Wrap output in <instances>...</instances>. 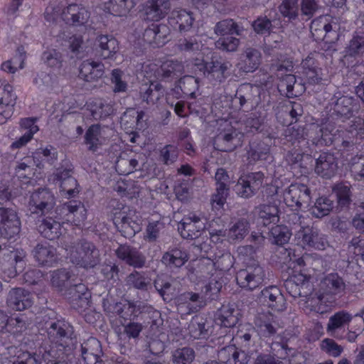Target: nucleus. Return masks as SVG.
Returning a JSON list of instances; mask_svg holds the SVG:
<instances>
[{"label": "nucleus", "instance_id": "6e6d98bb", "mask_svg": "<svg viewBox=\"0 0 364 364\" xmlns=\"http://www.w3.org/2000/svg\"><path fill=\"white\" fill-rule=\"evenodd\" d=\"M249 223L245 219L239 220L228 230V238L230 240L242 239L247 234Z\"/></svg>", "mask_w": 364, "mask_h": 364}, {"label": "nucleus", "instance_id": "7ed1b4c3", "mask_svg": "<svg viewBox=\"0 0 364 364\" xmlns=\"http://www.w3.org/2000/svg\"><path fill=\"white\" fill-rule=\"evenodd\" d=\"M293 224L294 238L296 244L304 249L323 250L328 246L325 236L316 229L305 224L301 216L293 213L289 218Z\"/></svg>", "mask_w": 364, "mask_h": 364}, {"label": "nucleus", "instance_id": "412c9836", "mask_svg": "<svg viewBox=\"0 0 364 364\" xmlns=\"http://www.w3.org/2000/svg\"><path fill=\"white\" fill-rule=\"evenodd\" d=\"M116 255L119 259L135 268H141L145 264L144 256L128 245H120L116 250Z\"/></svg>", "mask_w": 364, "mask_h": 364}, {"label": "nucleus", "instance_id": "e2e57ef3", "mask_svg": "<svg viewBox=\"0 0 364 364\" xmlns=\"http://www.w3.org/2000/svg\"><path fill=\"white\" fill-rule=\"evenodd\" d=\"M24 65V57L19 54L15 55L10 60L4 62L1 68L4 72L15 73L18 70L22 69Z\"/></svg>", "mask_w": 364, "mask_h": 364}, {"label": "nucleus", "instance_id": "c756f323", "mask_svg": "<svg viewBox=\"0 0 364 364\" xmlns=\"http://www.w3.org/2000/svg\"><path fill=\"white\" fill-rule=\"evenodd\" d=\"M219 356L221 360L227 364H245L248 362V357L244 351H239L234 346L223 348Z\"/></svg>", "mask_w": 364, "mask_h": 364}, {"label": "nucleus", "instance_id": "f257e3e1", "mask_svg": "<svg viewBox=\"0 0 364 364\" xmlns=\"http://www.w3.org/2000/svg\"><path fill=\"white\" fill-rule=\"evenodd\" d=\"M179 48L183 51L200 50L192 59L193 69L196 72L201 73L209 82L221 83L228 77L231 63L223 60H215L210 49L204 48L196 39H186L180 43Z\"/></svg>", "mask_w": 364, "mask_h": 364}, {"label": "nucleus", "instance_id": "052dcab7", "mask_svg": "<svg viewBox=\"0 0 364 364\" xmlns=\"http://www.w3.org/2000/svg\"><path fill=\"white\" fill-rule=\"evenodd\" d=\"M138 161L135 159H125L120 157L116 163V170L121 175H128L136 168Z\"/></svg>", "mask_w": 364, "mask_h": 364}, {"label": "nucleus", "instance_id": "bf43d9fd", "mask_svg": "<svg viewBox=\"0 0 364 364\" xmlns=\"http://www.w3.org/2000/svg\"><path fill=\"white\" fill-rule=\"evenodd\" d=\"M281 14L289 19H294L298 16V0H284L279 7Z\"/></svg>", "mask_w": 364, "mask_h": 364}, {"label": "nucleus", "instance_id": "ddd939ff", "mask_svg": "<svg viewBox=\"0 0 364 364\" xmlns=\"http://www.w3.org/2000/svg\"><path fill=\"white\" fill-rule=\"evenodd\" d=\"M205 228L200 214L190 213L181 220L178 229L183 238L194 239L198 237L200 231Z\"/></svg>", "mask_w": 364, "mask_h": 364}, {"label": "nucleus", "instance_id": "6e6552de", "mask_svg": "<svg viewBox=\"0 0 364 364\" xmlns=\"http://www.w3.org/2000/svg\"><path fill=\"white\" fill-rule=\"evenodd\" d=\"M114 223L126 237L134 236L141 230V220L134 210L123 207L114 213Z\"/></svg>", "mask_w": 364, "mask_h": 364}, {"label": "nucleus", "instance_id": "c9c22d12", "mask_svg": "<svg viewBox=\"0 0 364 364\" xmlns=\"http://www.w3.org/2000/svg\"><path fill=\"white\" fill-rule=\"evenodd\" d=\"M135 5L136 0H109L107 9L115 16H126Z\"/></svg>", "mask_w": 364, "mask_h": 364}, {"label": "nucleus", "instance_id": "39448f33", "mask_svg": "<svg viewBox=\"0 0 364 364\" xmlns=\"http://www.w3.org/2000/svg\"><path fill=\"white\" fill-rule=\"evenodd\" d=\"M65 250L66 257L80 267L92 268L99 262V251L90 242H82L66 246Z\"/></svg>", "mask_w": 364, "mask_h": 364}, {"label": "nucleus", "instance_id": "603ef678", "mask_svg": "<svg viewBox=\"0 0 364 364\" xmlns=\"http://www.w3.org/2000/svg\"><path fill=\"white\" fill-rule=\"evenodd\" d=\"M333 208V202L326 198H318L311 208V213L316 218H321L328 215Z\"/></svg>", "mask_w": 364, "mask_h": 364}, {"label": "nucleus", "instance_id": "393cba45", "mask_svg": "<svg viewBox=\"0 0 364 364\" xmlns=\"http://www.w3.org/2000/svg\"><path fill=\"white\" fill-rule=\"evenodd\" d=\"M322 294L326 295H336L341 294L345 289L343 279L337 274H330L326 276L321 284Z\"/></svg>", "mask_w": 364, "mask_h": 364}, {"label": "nucleus", "instance_id": "9d476101", "mask_svg": "<svg viewBox=\"0 0 364 364\" xmlns=\"http://www.w3.org/2000/svg\"><path fill=\"white\" fill-rule=\"evenodd\" d=\"M246 263V268L237 273L236 279L242 288L252 290L262 283L264 274L263 269L255 260Z\"/></svg>", "mask_w": 364, "mask_h": 364}, {"label": "nucleus", "instance_id": "f3484780", "mask_svg": "<svg viewBox=\"0 0 364 364\" xmlns=\"http://www.w3.org/2000/svg\"><path fill=\"white\" fill-rule=\"evenodd\" d=\"M54 197L46 189L38 190L31 195L28 208L32 213H39L53 207Z\"/></svg>", "mask_w": 364, "mask_h": 364}, {"label": "nucleus", "instance_id": "b1692460", "mask_svg": "<svg viewBox=\"0 0 364 364\" xmlns=\"http://www.w3.org/2000/svg\"><path fill=\"white\" fill-rule=\"evenodd\" d=\"M33 255L41 265H52L58 259L55 248L47 242L38 244L33 250Z\"/></svg>", "mask_w": 364, "mask_h": 364}, {"label": "nucleus", "instance_id": "49530a36", "mask_svg": "<svg viewBox=\"0 0 364 364\" xmlns=\"http://www.w3.org/2000/svg\"><path fill=\"white\" fill-rule=\"evenodd\" d=\"M346 55L360 56L364 53V34L355 33L350 41L346 50Z\"/></svg>", "mask_w": 364, "mask_h": 364}, {"label": "nucleus", "instance_id": "774afa93", "mask_svg": "<svg viewBox=\"0 0 364 364\" xmlns=\"http://www.w3.org/2000/svg\"><path fill=\"white\" fill-rule=\"evenodd\" d=\"M348 251L355 256H360L364 260V237H354L348 245Z\"/></svg>", "mask_w": 364, "mask_h": 364}, {"label": "nucleus", "instance_id": "338daca9", "mask_svg": "<svg viewBox=\"0 0 364 364\" xmlns=\"http://www.w3.org/2000/svg\"><path fill=\"white\" fill-rule=\"evenodd\" d=\"M338 201L341 205H346L349 203L350 197V186L346 183L336 184L333 188Z\"/></svg>", "mask_w": 364, "mask_h": 364}, {"label": "nucleus", "instance_id": "473e14b6", "mask_svg": "<svg viewBox=\"0 0 364 364\" xmlns=\"http://www.w3.org/2000/svg\"><path fill=\"white\" fill-rule=\"evenodd\" d=\"M100 53L105 59H113L119 50V43L116 38L109 36L98 38Z\"/></svg>", "mask_w": 364, "mask_h": 364}, {"label": "nucleus", "instance_id": "4be33fe9", "mask_svg": "<svg viewBox=\"0 0 364 364\" xmlns=\"http://www.w3.org/2000/svg\"><path fill=\"white\" fill-rule=\"evenodd\" d=\"M169 9L168 0H149L144 6V14L148 20L157 21L163 18Z\"/></svg>", "mask_w": 364, "mask_h": 364}, {"label": "nucleus", "instance_id": "13d9d810", "mask_svg": "<svg viewBox=\"0 0 364 364\" xmlns=\"http://www.w3.org/2000/svg\"><path fill=\"white\" fill-rule=\"evenodd\" d=\"M345 132L346 140L355 136L364 139V119L360 117L354 118L350 121L349 129Z\"/></svg>", "mask_w": 364, "mask_h": 364}, {"label": "nucleus", "instance_id": "c03bdc74", "mask_svg": "<svg viewBox=\"0 0 364 364\" xmlns=\"http://www.w3.org/2000/svg\"><path fill=\"white\" fill-rule=\"evenodd\" d=\"M33 82L42 90H52L58 83L56 76L46 71L38 73Z\"/></svg>", "mask_w": 364, "mask_h": 364}, {"label": "nucleus", "instance_id": "f03ea898", "mask_svg": "<svg viewBox=\"0 0 364 364\" xmlns=\"http://www.w3.org/2000/svg\"><path fill=\"white\" fill-rule=\"evenodd\" d=\"M218 124V134L215 137V143L223 142L226 146L221 148V150L225 151L233 149L245 133L257 130L260 125L257 119H248L243 124L235 120L233 117L228 119H220Z\"/></svg>", "mask_w": 364, "mask_h": 364}, {"label": "nucleus", "instance_id": "5701e85b", "mask_svg": "<svg viewBox=\"0 0 364 364\" xmlns=\"http://www.w3.org/2000/svg\"><path fill=\"white\" fill-rule=\"evenodd\" d=\"M105 74L104 65L93 60L84 61L80 67V76L87 82L96 81Z\"/></svg>", "mask_w": 364, "mask_h": 364}, {"label": "nucleus", "instance_id": "c85d7f7f", "mask_svg": "<svg viewBox=\"0 0 364 364\" xmlns=\"http://www.w3.org/2000/svg\"><path fill=\"white\" fill-rule=\"evenodd\" d=\"M204 304V299L198 294L186 292L178 299V309L183 311V309H188V313L198 311Z\"/></svg>", "mask_w": 364, "mask_h": 364}, {"label": "nucleus", "instance_id": "423d86ee", "mask_svg": "<svg viewBox=\"0 0 364 364\" xmlns=\"http://www.w3.org/2000/svg\"><path fill=\"white\" fill-rule=\"evenodd\" d=\"M309 141L316 145L328 146L334 141H341L343 145L347 146L349 141L346 139V132L336 129L335 126L330 122H326L319 127L317 124H311L309 127Z\"/></svg>", "mask_w": 364, "mask_h": 364}, {"label": "nucleus", "instance_id": "9b49d317", "mask_svg": "<svg viewBox=\"0 0 364 364\" xmlns=\"http://www.w3.org/2000/svg\"><path fill=\"white\" fill-rule=\"evenodd\" d=\"M112 134L113 130L107 126L93 124L86 131L85 143L89 150L95 151L109 141Z\"/></svg>", "mask_w": 364, "mask_h": 364}, {"label": "nucleus", "instance_id": "37998d69", "mask_svg": "<svg viewBox=\"0 0 364 364\" xmlns=\"http://www.w3.org/2000/svg\"><path fill=\"white\" fill-rule=\"evenodd\" d=\"M261 53L255 48H247L245 52L243 70L247 72H253L258 68L261 63Z\"/></svg>", "mask_w": 364, "mask_h": 364}, {"label": "nucleus", "instance_id": "de8ad7c7", "mask_svg": "<svg viewBox=\"0 0 364 364\" xmlns=\"http://www.w3.org/2000/svg\"><path fill=\"white\" fill-rule=\"evenodd\" d=\"M348 168L355 180L364 179V155L353 156L348 164Z\"/></svg>", "mask_w": 364, "mask_h": 364}, {"label": "nucleus", "instance_id": "2eb2a0df", "mask_svg": "<svg viewBox=\"0 0 364 364\" xmlns=\"http://www.w3.org/2000/svg\"><path fill=\"white\" fill-rule=\"evenodd\" d=\"M259 301L274 311H282L287 307L284 296L275 286L264 289L260 293Z\"/></svg>", "mask_w": 364, "mask_h": 364}, {"label": "nucleus", "instance_id": "e433bc0d", "mask_svg": "<svg viewBox=\"0 0 364 364\" xmlns=\"http://www.w3.org/2000/svg\"><path fill=\"white\" fill-rule=\"evenodd\" d=\"M38 229L43 237L50 240L58 238L62 234L60 223L51 218L44 219Z\"/></svg>", "mask_w": 364, "mask_h": 364}, {"label": "nucleus", "instance_id": "aec40b11", "mask_svg": "<svg viewBox=\"0 0 364 364\" xmlns=\"http://www.w3.org/2000/svg\"><path fill=\"white\" fill-rule=\"evenodd\" d=\"M89 18L90 12L80 4H70L62 12V20L68 24H84Z\"/></svg>", "mask_w": 364, "mask_h": 364}, {"label": "nucleus", "instance_id": "79ce46f5", "mask_svg": "<svg viewBox=\"0 0 364 364\" xmlns=\"http://www.w3.org/2000/svg\"><path fill=\"white\" fill-rule=\"evenodd\" d=\"M193 22V18L190 12L186 10L174 11L171 14L170 23L178 25L181 31L188 30Z\"/></svg>", "mask_w": 364, "mask_h": 364}, {"label": "nucleus", "instance_id": "09e8293b", "mask_svg": "<svg viewBox=\"0 0 364 364\" xmlns=\"http://www.w3.org/2000/svg\"><path fill=\"white\" fill-rule=\"evenodd\" d=\"M144 117V113L142 111H136L134 109H128L124 112L122 122L124 124L130 123L129 127L141 129L143 128V122L141 121Z\"/></svg>", "mask_w": 364, "mask_h": 364}, {"label": "nucleus", "instance_id": "bb28decb", "mask_svg": "<svg viewBox=\"0 0 364 364\" xmlns=\"http://www.w3.org/2000/svg\"><path fill=\"white\" fill-rule=\"evenodd\" d=\"M67 220L75 225H80L87 218V209L80 201H70L66 204Z\"/></svg>", "mask_w": 364, "mask_h": 364}, {"label": "nucleus", "instance_id": "72a5a7b5", "mask_svg": "<svg viewBox=\"0 0 364 364\" xmlns=\"http://www.w3.org/2000/svg\"><path fill=\"white\" fill-rule=\"evenodd\" d=\"M333 105V112L344 118H350L355 107L354 99L350 96L336 97Z\"/></svg>", "mask_w": 364, "mask_h": 364}, {"label": "nucleus", "instance_id": "20e7f679", "mask_svg": "<svg viewBox=\"0 0 364 364\" xmlns=\"http://www.w3.org/2000/svg\"><path fill=\"white\" fill-rule=\"evenodd\" d=\"M290 257L289 264V278L286 282V288L294 296H301V289L308 284L309 277L305 272V267L311 264L312 256L305 254L301 257H296L291 250L288 251Z\"/></svg>", "mask_w": 364, "mask_h": 364}, {"label": "nucleus", "instance_id": "8fccbe9b", "mask_svg": "<svg viewBox=\"0 0 364 364\" xmlns=\"http://www.w3.org/2000/svg\"><path fill=\"white\" fill-rule=\"evenodd\" d=\"M291 232L285 225H276L270 230V235L273 238V242L277 245H284L289 242Z\"/></svg>", "mask_w": 364, "mask_h": 364}, {"label": "nucleus", "instance_id": "5fc2aeb1", "mask_svg": "<svg viewBox=\"0 0 364 364\" xmlns=\"http://www.w3.org/2000/svg\"><path fill=\"white\" fill-rule=\"evenodd\" d=\"M310 124L305 127L301 126H293L289 127L286 131V136L287 139L292 143L300 142L301 140L305 139L306 137L309 140V127Z\"/></svg>", "mask_w": 364, "mask_h": 364}, {"label": "nucleus", "instance_id": "0e129e2a", "mask_svg": "<svg viewBox=\"0 0 364 364\" xmlns=\"http://www.w3.org/2000/svg\"><path fill=\"white\" fill-rule=\"evenodd\" d=\"M239 39L231 36L221 37L215 42V47L220 50L232 52L237 50L239 46Z\"/></svg>", "mask_w": 364, "mask_h": 364}, {"label": "nucleus", "instance_id": "4468645a", "mask_svg": "<svg viewBox=\"0 0 364 364\" xmlns=\"http://www.w3.org/2000/svg\"><path fill=\"white\" fill-rule=\"evenodd\" d=\"M33 304L32 294L25 289H11L7 295L6 304L12 310L21 311L30 308Z\"/></svg>", "mask_w": 364, "mask_h": 364}, {"label": "nucleus", "instance_id": "2f4dec72", "mask_svg": "<svg viewBox=\"0 0 364 364\" xmlns=\"http://www.w3.org/2000/svg\"><path fill=\"white\" fill-rule=\"evenodd\" d=\"M188 255L185 250L174 248L164 254L161 262L171 267H180L188 260Z\"/></svg>", "mask_w": 364, "mask_h": 364}, {"label": "nucleus", "instance_id": "f704fd0d", "mask_svg": "<svg viewBox=\"0 0 364 364\" xmlns=\"http://www.w3.org/2000/svg\"><path fill=\"white\" fill-rule=\"evenodd\" d=\"M57 151L51 146L38 149L33 155V161L38 167L44 166L46 164H53L57 160Z\"/></svg>", "mask_w": 364, "mask_h": 364}, {"label": "nucleus", "instance_id": "3c124183", "mask_svg": "<svg viewBox=\"0 0 364 364\" xmlns=\"http://www.w3.org/2000/svg\"><path fill=\"white\" fill-rule=\"evenodd\" d=\"M169 33L168 27L164 24L159 25L152 29L146 31V34L153 37L152 43L157 46H162L165 43Z\"/></svg>", "mask_w": 364, "mask_h": 364}, {"label": "nucleus", "instance_id": "864d4df0", "mask_svg": "<svg viewBox=\"0 0 364 364\" xmlns=\"http://www.w3.org/2000/svg\"><path fill=\"white\" fill-rule=\"evenodd\" d=\"M272 316L269 314H259L256 318L255 324L259 328V331L264 336H270L275 333V328L272 323Z\"/></svg>", "mask_w": 364, "mask_h": 364}, {"label": "nucleus", "instance_id": "a211bd4d", "mask_svg": "<svg viewBox=\"0 0 364 364\" xmlns=\"http://www.w3.org/2000/svg\"><path fill=\"white\" fill-rule=\"evenodd\" d=\"M337 170L336 158L331 153H322L316 161L315 172L323 178H331L336 173Z\"/></svg>", "mask_w": 364, "mask_h": 364}, {"label": "nucleus", "instance_id": "4c0bfd02", "mask_svg": "<svg viewBox=\"0 0 364 364\" xmlns=\"http://www.w3.org/2000/svg\"><path fill=\"white\" fill-rule=\"evenodd\" d=\"M100 343L94 338H90L82 346V355L88 364H95L101 353Z\"/></svg>", "mask_w": 364, "mask_h": 364}, {"label": "nucleus", "instance_id": "680f3d73", "mask_svg": "<svg viewBox=\"0 0 364 364\" xmlns=\"http://www.w3.org/2000/svg\"><path fill=\"white\" fill-rule=\"evenodd\" d=\"M191 336L193 338H200L206 335V328L204 319L196 317L192 319L188 327Z\"/></svg>", "mask_w": 364, "mask_h": 364}, {"label": "nucleus", "instance_id": "7c9ffc66", "mask_svg": "<svg viewBox=\"0 0 364 364\" xmlns=\"http://www.w3.org/2000/svg\"><path fill=\"white\" fill-rule=\"evenodd\" d=\"M352 315L344 311H338L329 318L326 331L331 336H335L338 330L342 329L352 320Z\"/></svg>", "mask_w": 364, "mask_h": 364}, {"label": "nucleus", "instance_id": "a19ab883", "mask_svg": "<svg viewBox=\"0 0 364 364\" xmlns=\"http://www.w3.org/2000/svg\"><path fill=\"white\" fill-rule=\"evenodd\" d=\"M259 218L264 225L279 222V210L274 205H261L258 207Z\"/></svg>", "mask_w": 364, "mask_h": 364}, {"label": "nucleus", "instance_id": "cd10ccee", "mask_svg": "<svg viewBox=\"0 0 364 364\" xmlns=\"http://www.w3.org/2000/svg\"><path fill=\"white\" fill-rule=\"evenodd\" d=\"M304 69V78L307 83H318L322 80L321 70L318 68L315 58L313 55H309L301 63Z\"/></svg>", "mask_w": 364, "mask_h": 364}, {"label": "nucleus", "instance_id": "69168bd1", "mask_svg": "<svg viewBox=\"0 0 364 364\" xmlns=\"http://www.w3.org/2000/svg\"><path fill=\"white\" fill-rule=\"evenodd\" d=\"M228 195V187L223 186H217L216 192L213 195L211 198V205L213 208L219 210L221 209Z\"/></svg>", "mask_w": 364, "mask_h": 364}, {"label": "nucleus", "instance_id": "a18cd8bd", "mask_svg": "<svg viewBox=\"0 0 364 364\" xmlns=\"http://www.w3.org/2000/svg\"><path fill=\"white\" fill-rule=\"evenodd\" d=\"M215 33L218 36L240 35L238 26L232 19H225L218 22L215 26Z\"/></svg>", "mask_w": 364, "mask_h": 364}, {"label": "nucleus", "instance_id": "f8f14e48", "mask_svg": "<svg viewBox=\"0 0 364 364\" xmlns=\"http://www.w3.org/2000/svg\"><path fill=\"white\" fill-rule=\"evenodd\" d=\"M20 220L13 209L0 208V240L9 239L18 234Z\"/></svg>", "mask_w": 364, "mask_h": 364}, {"label": "nucleus", "instance_id": "1a4fd4ad", "mask_svg": "<svg viewBox=\"0 0 364 364\" xmlns=\"http://www.w3.org/2000/svg\"><path fill=\"white\" fill-rule=\"evenodd\" d=\"M283 197L286 205L295 209L307 208L311 199L309 188L301 183L289 186L284 192Z\"/></svg>", "mask_w": 364, "mask_h": 364}, {"label": "nucleus", "instance_id": "4d7b16f0", "mask_svg": "<svg viewBox=\"0 0 364 364\" xmlns=\"http://www.w3.org/2000/svg\"><path fill=\"white\" fill-rule=\"evenodd\" d=\"M65 9L61 2L53 1L46 9V19L49 22H58L60 19H62V12Z\"/></svg>", "mask_w": 364, "mask_h": 364}, {"label": "nucleus", "instance_id": "a878e982", "mask_svg": "<svg viewBox=\"0 0 364 364\" xmlns=\"http://www.w3.org/2000/svg\"><path fill=\"white\" fill-rule=\"evenodd\" d=\"M300 297L301 298L299 301L300 304L306 309L318 314H323L326 311V303L328 301V299L325 298L323 294L320 293L318 295L311 294L308 297L301 294Z\"/></svg>", "mask_w": 364, "mask_h": 364}, {"label": "nucleus", "instance_id": "0eeeda50", "mask_svg": "<svg viewBox=\"0 0 364 364\" xmlns=\"http://www.w3.org/2000/svg\"><path fill=\"white\" fill-rule=\"evenodd\" d=\"M339 25L336 18L323 16L314 19L311 24V32L316 40L334 43L339 37Z\"/></svg>", "mask_w": 364, "mask_h": 364}, {"label": "nucleus", "instance_id": "6ab92c4d", "mask_svg": "<svg viewBox=\"0 0 364 364\" xmlns=\"http://www.w3.org/2000/svg\"><path fill=\"white\" fill-rule=\"evenodd\" d=\"M195 247L200 250V252H203L208 257L214 262L215 266L218 269L226 270L233 264V257L228 252L218 255L215 252L214 247H210L206 242L198 244Z\"/></svg>", "mask_w": 364, "mask_h": 364}, {"label": "nucleus", "instance_id": "dca6fc26", "mask_svg": "<svg viewBox=\"0 0 364 364\" xmlns=\"http://www.w3.org/2000/svg\"><path fill=\"white\" fill-rule=\"evenodd\" d=\"M50 180L59 183L61 191L68 198L75 197L79 193L77 182L70 175L68 170H58Z\"/></svg>", "mask_w": 364, "mask_h": 364}, {"label": "nucleus", "instance_id": "58836bf2", "mask_svg": "<svg viewBox=\"0 0 364 364\" xmlns=\"http://www.w3.org/2000/svg\"><path fill=\"white\" fill-rule=\"evenodd\" d=\"M238 321L235 309L229 305H223L218 311L216 322L221 326L230 328Z\"/></svg>", "mask_w": 364, "mask_h": 364}, {"label": "nucleus", "instance_id": "ea45409f", "mask_svg": "<svg viewBox=\"0 0 364 364\" xmlns=\"http://www.w3.org/2000/svg\"><path fill=\"white\" fill-rule=\"evenodd\" d=\"M183 71L181 63L178 62H166L164 63L158 70L157 78L161 80H166L168 78H177Z\"/></svg>", "mask_w": 364, "mask_h": 364}]
</instances>
